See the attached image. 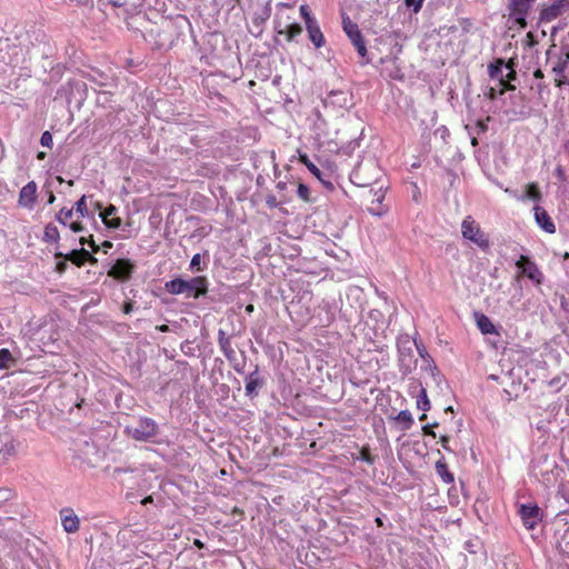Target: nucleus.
<instances>
[{
	"mask_svg": "<svg viewBox=\"0 0 569 569\" xmlns=\"http://www.w3.org/2000/svg\"><path fill=\"white\" fill-rule=\"evenodd\" d=\"M54 200H56V197H54V194L51 192V193L49 194V198H48V203H49V204H51V203H53V202H54Z\"/></svg>",
	"mask_w": 569,
	"mask_h": 569,
	"instance_id": "c03bdc74",
	"label": "nucleus"
},
{
	"mask_svg": "<svg viewBox=\"0 0 569 569\" xmlns=\"http://www.w3.org/2000/svg\"><path fill=\"white\" fill-rule=\"evenodd\" d=\"M72 216L73 209L62 208L56 218L61 224L67 226L68 221L72 218Z\"/></svg>",
	"mask_w": 569,
	"mask_h": 569,
	"instance_id": "393cba45",
	"label": "nucleus"
},
{
	"mask_svg": "<svg viewBox=\"0 0 569 569\" xmlns=\"http://www.w3.org/2000/svg\"><path fill=\"white\" fill-rule=\"evenodd\" d=\"M475 321L482 335H499V331L490 318L483 313L475 312Z\"/></svg>",
	"mask_w": 569,
	"mask_h": 569,
	"instance_id": "9d476101",
	"label": "nucleus"
},
{
	"mask_svg": "<svg viewBox=\"0 0 569 569\" xmlns=\"http://www.w3.org/2000/svg\"><path fill=\"white\" fill-rule=\"evenodd\" d=\"M43 156H44V153H43V152H40L38 157H39V158H43Z\"/></svg>",
	"mask_w": 569,
	"mask_h": 569,
	"instance_id": "13d9d810",
	"label": "nucleus"
},
{
	"mask_svg": "<svg viewBox=\"0 0 569 569\" xmlns=\"http://www.w3.org/2000/svg\"><path fill=\"white\" fill-rule=\"evenodd\" d=\"M533 218L537 226L545 232L553 234L556 232V224L553 223L549 213L539 204L533 207Z\"/></svg>",
	"mask_w": 569,
	"mask_h": 569,
	"instance_id": "423d86ee",
	"label": "nucleus"
},
{
	"mask_svg": "<svg viewBox=\"0 0 569 569\" xmlns=\"http://www.w3.org/2000/svg\"><path fill=\"white\" fill-rule=\"evenodd\" d=\"M193 543H194V546H197L198 548H203V543H202L200 540H198V539H196Z\"/></svg>",
	"mask_w": 569,
	"mask_h": 569,
	"instance_id": "a18cd8bd",
	"label": "nucleus"
},
{
	"mask_svg": "<svg viewBox=\"0 0 569 569\" xmlns=\"http://www.w3.org/2000/svg\"><path fill=\"white\" fill-rule=\"evenodd\" d=\"M90 246L93 249V251H98V247L94 244L93 240L90 241Z\"/></svg>",
	"mask_w": 569,
	"mask_h": 569,
	"instance_id": "de8ad7c7",
	"label": "nucleus"
},
{
	"mask_svg": "<svg viewBox=\"0 0 569 569\" xmlns=\"http://www.w3.org/2000/svg\"><path fill=\"white\" fill-rule=\"evenodd\" d=\"M16 453V443L14 441H8L2 445L0 448V459L8 460L10 457L14 456Z\"/></svg>",
	"mask_w": 569,
	"mask_h": 569,
	"instance_id": "4be33fe9",
	"label": "nucleus"
},
{
	"mask_svg": "<svg viewBox=\"0 0 569 569\" xmlns=\"http://www.w3.org/2000/svg\"><path fill=\"white\" fill-rule=\"evenodd\" d=\"M540 509L537 505H521L519 509L520 517L525 527L529 530L535 529L539 520Z\"/></svg>",
	"mask_w": 569,
	"mask_h": 569,
	"instance_id": "0eeeda50",
	"label": "nucleus"
},
{
	"mask_svg": "<svg viewBox=\"0 0 569 569\" xmlns=\"http://www.w3.org/2000/svg\"><path fill=\"white\" fill-rule=\"evenodd\" d=\"M132 269L133 266L129 260L119 259L109 271V276L117 279H127L131 274Z\"/></svg>",
	"mask_w": 569,
	"mask_h": 569,
	"instance_id": "1a4fd4ad",
	"label": "nucleus"
},
{
	"mask_svg": "<svg viewBox=\"0 0 569 569\" xmlns=\"http://www.w3.org/2000/svg\"><path fill=\"white\" fill-rule=\"evenodd\" d=\"M438 476L445 483H452L455 481L453 475L448 470V467L443 459H439L435 465Z\"/></svg>",
	"mask_w": 569,
	"mask_h": 569,
	"instance_id": "a211bd4d",
	"label": "nucleus"
},
{
	"mask_svg": "<svg viewBox=\"0 0 569 569\" xmlns=\"http://www.w3.org/2000/svg\"><path fill=\"white\" fill-rule=\"evenodd\" d=\"M422 431L426 433V435H429L431 437H436V432L433 430H431V426L430 425H426L422 427Z\"/></svg>",
	"mask_w": 569,
	"mask_h": 569,
	"instance_id": "58836bf2",
	"label": "nucleus"
},
{
	"mask_svg": "<svg viewBox=\"0 0 569 569\" xmlns=\"http://www.w3.org/2000/svg\"><path fill=\"white\" fill-rule=\"evenodd\" d=\"M106 247H111L112 244L110 242H104Z\"/></svg>",
	"mask_w": 569,
	"mask_h": 569,
	"instance_id": "4d7b16f0",
	"label": "nucleus"
},
{
	"mask_svg": "<svg viewBox=\"0 0 569 569\" xmlns=\"http://www.w3.org/2000/svg\"><path fill=\"white\" fill-rule=\"evenodd\" d=\"M426 417H427V415H426V412H423V413L419 417V419H420V420H423V419H426Z\"/></svg>",
	"mask_w": 569,
	"mask_h": 569,
	"instance_id": "8fccbe9b",
	"label": "nucleus"
},
{
	"mask_svg": "<svg viewBox=\"0 0 569 569\" xmlns=\"http://www.w3.org/2000/svg\"><path fill=\"white\" fill-rule=\"evenodd\" d=\"M360 57H366L367 48L363 38L352 42Z\"/></svg>",
	"mask_w": 569,
	"mask_h": 569,
	"instance_id": "c756f323",
	"label": "nucleus"
},
{
	"mask_svg": "<svg viewBox=\"0 0 569 569\" xmlns=\"http://www.w3.org/2000/svg\"><path fill=\"white\" fill-rule=\"evenodd\" d=\"M126 433L137 441H148L158 432L157 423L149 418H140L137 422L124 429Z\"/></svg>",
	"mask_w": 569,
	"mask_h": 569,
	"instance_id": "7ed1b4c3",
	"label": "nucleus"
},
{
	"mask_svg": "<svg viewBox=\"0 0 569 569\" xmlns=\"http://www.w3.org/2000/svg\"><path fill=\"white\" fill-rule=\"evenodd\" d=\"M11 361V353L8 349H0V370L6 369Z\"/></svg>",
	"mask_w": 569,
	"mask_h": 569,
	"instance_id": "cd10ccee",
	"label": "nucleus"
},
{
	"mask_svg": "<svg viewBox=\"0 0 569 569\" xmlns=\"http://www.w3.org/2000/svg\"><path fill=\"white\" fill-rule=\"evenodd\" d=\"M300 14L305 20L306 26L317 22L316 19L311 16L309 7L307 4H301L299 8Z\"/></svg>",
	"mask_w": 569,
	"mask_h": 569,
	"instance_id": "bb28decb",
	"label": "nucleus"
},
{
	"mask_svg": "<svg viewBox=\"0 0 569 569\" xmlns=\"http://www.w3.org/2000/svg\"><path fill=\"white\" fill-rule=\"evenodd\" d=\"M529 1L527 0H511L510 2V19H512L519 28H525L527 22V13L529 10Z\"/></svg>",
	"mask_w": 569,
	"mask_h": 569,
	"instance_id": "39448f33",
	"label": "nucleus"
},
{
	"mask_svg": "<svg viewBox=\"0 0 569 569\" xmlns=\"http://www.w3.org/2000/svg\"><path fill=\"white\" fill-rule=\"evenodd\" d=\"M61 523L63 529L69 533L76 532L79 529V518L70 509L61 511Z\"/></svg>",
	"mask_w": 569,
	"mask_h": 569,
	"instance_id": "f8f14e48",
	"label": "nucleus"
},
{
	"mask_svg": "<svg viewBox=\"0 0 569 569\" xmlns=\"http://www.w3.org/2000/svg\"><path fill=\"white\" fill-rule=\"evenodd\" d=\"M299 161L303 163L307 169L327 188H331L332 183L325 179L320 169L308 158L306 153L299 156Z\"/></svg>",
	"mask_w": 569,
	"mask_h": 569,
	"instance_id": "ddd939ff",
	"label": "nucleus"
},
{
	"mask_svg": "<svg viewBox=\"0 0 569 569\" xmlns=\"http://www.w3.org/2000/svg\"><path fill=\"white\" fill-rule=\"evenodd\" d=\"M566 412L569 415V401H567V405H566Z\"/></svg>",
	"mask_w": 569,
	"mask_h": 569,
	"instance_id": "3c124183",
	"label": "nucleus"
},
{
	"mask_svg": "<svg viewBox=\"0 0 569 569\" xmlns=\"http://www.w3.org/2000/svg\"><path fill=\"white\" fill-rule=\"evenodd\" d=\"M200 254L197 253L192 257L191 259V262H190V266L193 268V267H197L199 263H200Z\"/></svg>",
	"mask_w": 569,
	"mask_h": 569,
	"instance_id": "ea45409f",
	"label": "nucleus"
},
{
	"mask_svg": "<svg viewBox=\"0 0 569 569\" xmlns=\"http://www.w3.org/2000/svg\"><path fill=\"white\" fill-rule=\"evenodd\" d=\"M278 33L286 36L288 41L293 40L302 32V28L296 22L279 23Z\"/></svg>",
	"mask_w": 569,
	"mask_h": 569,
	"instance_id": "2eb2a0df",
	"label": "nucleus"
},
{
	"mask_svg": "<svg viewBox=\"0 0 569 569\" xmlns=\"http://www.w3.org/2000/svg\"><path fill=\"white\" fill-rule=\"evenodd\" d=\"M520 273L529 278L536 284H540L543 280V274L538 266L531 261L527 256H520L516 262Z\"/></svg>",
	"mask_w": 569,
	"mask_h": 569,
	"instance_id": "20e7f679",
	"label": "nucleus"
},
{
	"mask_svg": "<svg viewBox=\"0 0 569 569\" xmlns=\"http://www.w3.org/2000/svg\"><path fill=\"white\" fill-rule=\"evenodd\" d=\"M310 41L316 48H321L325 44V37L318 22L306 26Z\"/></svg>",
	"mask_w": 569,
	"mask_h": 569,
	"instance_id": "f3484780",
	"label": "nucleus"
},
{
	"mask_svg": "<svg viewBox=\"0 0 569 569\" xmlns=\"http://www.w3.org/2000/svg\"><path fill=\"white\" fill-rule=\"evenodd\" d=\"M40 142L43 147L51 148L53 143L51 133L49 131H44L41 134Z\"/></svg>",
	"mask_w": 569,
	"mask_h": 569,
	"instance_id": "2f4dec72",
	"label": "nucleus"
},
{
	"mask_svg": "<svg viewBox=\"0 0 569 569\" xmlns=\"http://www.w3.org/2000/svg\"><path fill=\"white\" fill-rule=\"evenodd\" d=\"M369 212L372 214V216H377V217H381L382 214L386 213L387 209L383 208L382 206H378L377 203L372 202V206L369 207Z\"/></svg>",
	"mask_w": 569,
	"mask_h": 569,
	"instance_id": "7c9ffc66",
	"label": "nucleus"
},
{
	"mask_svg": "<svg viewBox=\"0 0 569 569\" xmlns=\"http://www.w3.org/2000/svg\"><path fill=\"white\" fill-rule=\"evenodd\" d=\"M131 310H132V306H131V303H126V305H124V308H123V312H124L126 315H128V313H130V312H131Z\"/></svg>",
	"mask_w": 569,
	"mask_h": 569,
	"instance_id": "37998d69",
	"label": "nucleus"
},
{
	"mask_svg": "<svg viewBox=\"0 0 569 569\" xmlns=\"http://www.w3.org/2000/svg\"><path fill=\"white\" fill-rule=\"evenodd\" d=\"M253 309H254V308H253V306H252V305H248V306L246 307V311H247V312H249V313H251V312L253 311Z\"/></svg>",
	"mask_w": 569,
	"mask_h": 569,
	"instance_id": "49530a36",
	"label": "nucleus"
},
{
	"mask_svg": "<svg viewBox=\"0 0 569 569\" xmlns=\"http://www.w3.org/2000/svg\"><path fill=\"white\" fill-rule=\"evenodd\" d=\"M60 238L59 230L53 224H47L43 231V241L49 243L58 242Z\"/></svg>",
	"mask_w": 569,
	"mask_h": 569,
	"instance_id": "aec40b11",
	"label": "nucleus"
},
{
	"mask_svg": "<svg viewBox=\"0 0 569 569\" xmlns=\"http://www.w3.org/2000/svg\"><path fill=\"white\" fill-rule=\"evenodd\" d=\"M549 386L555 387L556 389L561 388V378L557 377L549 381Z\"/></svg>",
	"mask_w": 569,
	"mask_h": 569,
	"instance_id": "e433bc0d",
	"label": "nucleus"
},
{
	"mask_svg": "<svg viewBox=\"0 0 569 569\" xmlns=\"http://www.w3.org/2000/svg\"><path fill=\"white\" fill-rule=\"evenodd\" d=\"M423 0H405L408 7H413L415 11H419Z\"/></svg>",
	"mask_w": 569,
	"mask_h": 569,
	"instance_id": "473e14b6",
	"label": "nucleus"
},
{
	"mask_svg": "<svg viewBox=\"0 0 569 569\" xmlns=\"http://www.w3.org/2000/svg\"><path fill=\"white\" fill-rule=\"evenodd\" d=\"M26 569H51L48 565L46 563H39V562H30Z\"/></svg>",
	"mask_w": 569,
	"mask_h": 569,
	"instance_id": "f704fd0d",
	"label": "nucleus"
},
{
	"mask_svg": "<svg viewBox=\"0 0 569 569\" xmlns=\"http://www.w3.org/2000/svg\"><path fill=\"white\" fill-rule=\"evenodd\" d=\"M518 199L520 201H523L526 199H530V200H532L535 202H539L540 199H541V194H540V191L538 189L537 183L531 182V183L527 184V187H526V194L522 196V197H519Z\"/></svg>",
	"mask_w": 569,
	"mask_h": 569,
	"instance_id": "6ab92c4d",
	"label": "nucleus"
},
{
	"mask_svg": "<svg viewBox=\"0 0 569 569\" xmlns=\"http://www.w3.org/2000/svg\"><path fill=\"white\" fill-rule=\"evenodd\" d=\"M440 442H441V446H442V448H443L445 450H447V451H451V449H450V448H449V446H448V442H449V438H448V436H441V437H440Z\"/></svg>",
	"mask_w": 569,
	"mask_h": 569,
	"instance_id": "4c0bfd02",
	"label": "nucleus"
},
{
	"mask_svg": "<svg viewBox=\"0 0 569 569\" xmlns=\"http://www.w3.org/2000/svg\"><path fill=\"white\" fill-rule=\"evenodd\" d=\"M297 194L299 198H301L305 201L310 200V189L308 186L300 183L297 189Z\"/></svg>",
	"mask_w": 569,
	"mask_h": 569,
	"instance_id": "c85d7f7f",
	"label": "nucleus"
},
{
	"mask_svg": "<svg viewBox=\"0 0 569 569\" xmlns=\"http://www.w3.org/2000/svg\"><path fill=\"white\" fill-rule=\"evenodd\" d=\"M418 350H419L420 356H423V355H425V351H423V350H421V349H418Z\"/></svg>",
	"mask_w": 569,
	"mask_h": 569,
	"instance_id": "6e6d98bb",
	"label": "nucleus"
},
{
	"mask_svg": "<svg viewBox=\"0 0 569 569\" xmlns=\"http://www.w3.org/2000/svg\"><path fill=\"white\" fill-rule=\"evenodd\" d=\"M383 197H385L383 193L381 191H378L376 193V202L375 203H377L378 206H382L381 203H382Z\"/></svg>",
	"mask_w": 569,
	"mask_h": 569,
	"instance_id": "a19ab883",
	"label": "nucleus"
},
{
	"mask_svg": "<svg viewBox=\"0 0 569 569\" xmlns=\"http://www.w3.org/2000/svg\"><path fill=\"white\" fill-rule=\"evenodd\" d=\"M69 228H70L73 232H76V233L82 232V230H83L82 224H81L80 222H78V221H76V222H71V223L69 224Z\"/></svg>",
	"mask_w": 569,
	"mask_h": 569,
	"instance_id": "c9c22d12",
	"label": "nucleus"
},
{
	"mask_svg": "<svg viewBox=\"0 0 569 569\" xmlns=\"http://www.w3.org/2000/svg\"><path fill=\"white\" fill-rule=\"evenodd\" d=\"M376 521H377L378 525L382 523L380 518H377Z\"/></svg>",
	"mask_w": 569,
	"mask_h": 569,
	"instance_id": "864d4df0",
	"label": "nucleus"
},
{
	"mask_svg": "<svg viewBox=\"0 0 569 569\" xmlns=\"http://www.w3.org/2000/svg\"><path fill=\"white\" fill-rule=\"evenodd\" d=\"M418 350H419L420 356H423V355H425V351H423V350H421V349H418Z\"/></svg>",
	"mask_w": 569,
	"mask_h": 569,
	"instance_id": "5fc2aeb1",
	"label": "nucleus"
},
{
	"mask_svg": "<svg viewBox=\"0 0 569 569\" xmlns=\"http://www.w3.org/2000/svg\"><path fill=\"white\" fill-rule=\"evenodd\" d=\"M37 198V184L34 181L28 182L22 187L19 193V206L31 209Z\"/></svg>",
	"mask_w": 569,
	"mask_h": 569,
	"instance_id": "6e6552de",
	"label": "nucleus"
},
{
	"mask_svg": "<svg viewBox=\"0 0 569 569\" xmlns=\"http://www.w3.org/2000/svg\"><path fill=\"white\" fill-rule=\"evenodd\" d=\"M160 330H161V331H166V330H167V326H162V327L160 328Z\"/></svg>",
	"mask_w": 569,
	"mask_h": 569,
	"instance_id": "603ef678",
	"label": "nucleus"
},
{
	"mask_svg": "<svg viewBox=\"0 0 569 569\" xmlns=\"http://www.w3.org/2000/svg\"><path fill=\"white\" fill-rule=\"evenodd\" d=\"M397 421L405 423V429H409L413 423L412 415L409 410H401L395 418Z\"/></svg>",
	"mask_w": 569,
	"mask_h": 569,
	"instance_id": "5701e85b",
	"label": "nucleus"
},
{
	"mask_svg": "<svg viewBox=\"0 0 569 569\" xmlns=\"http://www.w3.org/2000/svg\"><path fill=\"white\" fill-rule=\"evenodd\" d=\"M166 289L171 295L186 293L187 297L198 298L207 292V280L203 277H196L190 280L177 278L166 282Z\"/></svg>",
	"mask_w": 569,
	"mask_h": 569,
	"instance_id": "f257e3e1",
	"label": "nucleus"
},
{
	"mask_svg": "<svg viewBox=\"0 0 569 569\" xmlns=\"http://www.w3.org/2000/svg\"><path fill=\"white\" fill-rule=\"evenodd\" d=\"M259 386L258 377L252 373L246 378V391L248 395H251L256 391Z\"/></svg>",
	"mask_w": 569,
	"mask_h": 569,
	"instance_id": "b1692460",
	"label": "nucleus"
},
{
	"mask_svg": "<svg viewBox=\"0 0 569 569\" xmlns=\"http://www.w3.org/2000/svg\"><path fill=\"white\" fill-rule=\"evenodd\" d=\"M461 234L465 240L472 242L482 250L489 248V239L487 234L481 230L480 226L470 216L466 217L462 220Z\"/></svg>",
	"mask_w": 569,
	"mask_h": 569,
	"instance_id": "f03ea898",
	"label": "nucleus"
},
{
	"mask_svg": "<svg viewBox=\"0 0 569 569\" xmlns=\"http://www.w3.org/2000/svg\"><path fill=\"white\" fill-rule=\"evenodd\" d=\"M342 27H343V31L346 32L348 38L351 40V42H355L362 38V34L358 28V24L355 23L349 17L342 18Z\"/></svg>",
	"mask_w": 569,
	"mask_h": 569,
	"instance_id": "dca6fc26",
	"label": "nucleus"
},
{
	"mask_svg": "<svg viewBox=\"0 0 569 569\" xmlns=\"http://www.w3.org/2000/svg\"><path fill=\"white\" fill-rule=\"evenodd\" d=\"M66 267H67V263L64 261H60L57 263V271L59 273H62V272H64Z\"/></svg>",
	"mask_w": 569,
	"mask_h": 569,
	"instance_id": "79ce46f5",
	"label": "nucleus"
},
{
	"mask_svg": "<svg viewBox=\"0 0 569 569\" xmlns=\"http://www.w3.org/2000/svg\"><path fill=\"white\" fill-rule=\"evenodd\" d=\"M541 76H542V74H541V71H540V70H536V71H535V77L539 78V77H541Z\"/></svg>",
	"mask_w": 569,
	"mask_h": 569,
	"instance_id": "09e8293b",
	"label": "nucleus"
},
{
	"mask_svg": "<svg viewBox=\"0 0 569 569\" xmlns=\"http://www.w3.org/2000/svg\"><path fill=\"white\" fill-rule=\"evenodd\" d=\"M417 408L422 410L423 412H427L430 409V401L427 396V390L421 387L420 393L417 396Z\"/></svg>",
	"mask_w": 569,
	"mask_h": 569,
	"instance_id": "412c9836",
	"label": "nucleus"
},
{
	"mask_svg": "<svg viewBox=\"0 0 569 569\" xmlns=\"http://www.w3.org/2000/svg\"><path fill=\"white\" fill-rule=\"evenodd\" d=\"M501 68H502V64L500 63L499 66H493L491 64L489 67V73L492 78H498L499 77V73L501 72Z\"/></svg>",
	"mask_w": 569,
	"mask_h": 569,
	"instance_id": "72a5a7b5",
	"label": "nucleus"
},
{
	"mask_svg": "<svg viewBox=\"0 0 569 569\" xmlns=\"http://www.w3.org/2000/svg\"><path fill=\"white\" fill-rule=\"evenodd\" d=\"M118 209L110 204L102 212H100V218L103 224L109 229H118L121 226V219L116 217Z\"/></svg>",
	"mask_w": 569,
	"mask_h": 569,
	"instance_id": "9b49d317",
	"label": "nucleus"
},
{
	"mask_svg": "<svg viewBox=\"0 0 569 569\" xmlns=\"http://www.w3.org/2000/svg\"><path fill=\"white\" fill-rule=\"evenodd\" d=\"M76 211L77 213L81 217V218H84L88 216L89 211H88V208H87V202H86V196H82L77 202H76Z\"/></svg>",
	"mask_w": 569,
	"mask_h": 569,
	"instance_id": "a878e982",
	"label": "nucleus"
},
{
	"mask_svg": "<svg viewBox=\"0 0 569 569\" xmlns=\"http://www.w3.org/2000/svg\"><path fill=\"white\" fill-rule=\"evenodd\" d=\"M56 257L57 258L64 257L66 260H70L72 263H74L77 266H81L86 260L92 258L91 254L84 249H80V250L74 249V250H71L67 254H63L62 252H57Z\"/></svg>",
	"mask_w": 569,
	"mask_h": 569,
	"instance_id": "4468645a",
	"label": "nucleus"
}]
</instances>
